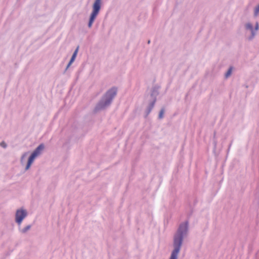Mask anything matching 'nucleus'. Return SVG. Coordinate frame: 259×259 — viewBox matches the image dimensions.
Masks as SVG:
<instances>
[{"label": "nucleus", "mask_w": 259, "mask_h": 259, "mask_svg": "<svg viewBox=\"0 0 259 259\" xmlns=\"http://www.w3.org/2000/svg\"><path fill=\"white\" fill-rule=\"evenodd\" d=\"M189 233V222L186 221L180 224L176 232L174 235V249L171 252L169 259H178V255L181 250L183 241L186 238Z\"/></svg>", "instance_id": "1"}, {"label": "nucleus", "mask_w": 259, "mask_h": 259, "mask_svg": "<svg viewBox=\"0 0 259 259\" xmlns=\"http://www.w3.org/2000/svg\"><path fill=\"white\" fill-rule=\"evenodd\" d=\"M116 94L117 88L115 87H113L107 91L96 105L94 111L97 112L108 107Z\"/></svg>", "instance_id": "2"}, {"label": "nucleus", "mask_w": 259, "mask_h": 259, "mask_svg": "<svg viewBox=\"0 0 259 259\" xmlns=\"http://www.w3.org/2000/svg\"><path fill=\"white\" fill-rule=\"evenodd\" d=\"M44 149V145L41 144L34 150L28 158L27 163L25 168V170H27L29 169L35 158L41 155Z\"/></svg>", "instance_id": "3"}, {"label": "nucleus", "mask_w": 259, "mask_h": 259, "mask_svg": "<svg viewBox=\"0 0 259 259\" xmlns=\"http://www.w3.org/2000/svg\"><path fill=\"white\" fill-rule=\"evenodd\" d=\"M101 9V5H99L96 4H94L92 7V11L90 16L89 21L88 24L89 28H91L92 27L93 24L95 21L97 16L99 14L100 10Z\"/></svg>", "instance_id": "4"}, {"label": "nucleus", "mask_w": 259, "mask_h": 259, "mask_svg": "<svg viewBox=\"0 0 259 259\" xmlns=\"http://www.w3.org/2000/svg\"><path fill=\"white\" fill-rule=\"evenodd\" d=\"M28 212L27 210L23 208H21L16 210L15 213V222L20 226L23 220L27 216Z\"/></svg>", "instance_id": "5"}, {"label": "nucleus", "mask_w": 259, "mask_h": 259, "mask_svg": "<svg viewBox=\"0 0 259 259\" xmlns=\"http://www.w3.org/2000/svg\"><path fill=\"white\" fill-rule=\"evenodd\" d=\"M158 92L157 90L153 89L151 94V101L149 103L146 110V117H147L152 111L153 108L155 103L156 101V97L158 95Z\"/></svg>", "instance_id": "6"}, {"label": "nucleus", "mask_w": 259, "mask_h": 259, "mask_svg": "<svg viewBox=\"0 0 259 259\" xmlns=\"http://www.w3.org/2000/svg\"><path fill=\"white\" fill-rule=\"evenodd\" d=\"M244 27L246 31H250V34L246 36V39L248 41L252 40L256 35V33L254 32L253 25L250 22H248L244 24Z\"/></svg>", "instance_id": "7"}, {"label": "nucleus", "mask_w": 259, "mask_h": 259, "mask_svg": "<svg viewBox=\"0 0 259 259\" xmlns=\"http://www.w3.org/2000/svg\"><path fill=\"white\" fill-rule=\"evenodd\" d=\"M31 225H28L23 228H19V230L21 234H25L27 233V232L31 229Z\"/></svg>", "instance_id": "8"}, {"label": "nucleus", "mask_w": 259, "mask_h": 259, "mask_svg": "<svg viewBox=\"0 0 259 259\" xmlns=\"http://www.w3.org/2000/svg\"><path fill=\"white\" fill-rule=\"evenodd\" d=\"M28 152H24V153L22 154V155L20 158V162H21V164H23L24 163V162L25 161V158L28 156Z\"/></svg>", "instance_id": "9"}, {"label": "nucleus", "mask_w": 259, "mask_h": 259, "mask_svg": "<svg viewBox=\"0 0 259 259\" xmlns=\"http://www.w3.org/2000/svg\"><path fill=\"white\" fill-rule=\"evenodd\" d=\"M232 69H233L232 67H230L229 68V69L228 70V71L226 72V73L225 74V77L226 78H228V77H229L230 76V75L232 74Z\"/></svg>", "instance_id": "10"}, {"label": "nucleus", "mask_w": 259, "mask_h": 259, "mask_svg": "<svg viewBox=\"0 0 259 259\" xmlns=\"http://www.w3.org/2000/svg\"><path fill=\"white\" fill-rule=\"evenodd\" d=\"M165 112V109L164 108H162L159 112V115H158V118L159 119H162L163 117V115Z\"/></svg>", "instance_id": "11"}, {"label": "nucleus", "mask_w": 259, "mask_h": 259, "mask_svg": "<svg viewBox=\"0 0 259 259\" xmlns=\"http://www.w3.org/2000/svg\"><path fill=\"white\" fill-rule=\"evenodd\" d=\"M216 133L214 132L213 134V150H215L216 149L217 145V141L216 140Z\"/></svg>", "instance_id": "12"}, {"label": "nucleus", "mask_w": 259, "mask_h": 259, "mask_svg": "<svg viewBox=\"0 0 259 259\" xmlns=\"http://www.w3.org/2000/svg\"><path fill=\"white\" fill-rule=\"evenodd\" d=\"M78 49H79V47H77V48L74 51V52L71 57V58L72 60H73V59L75 60V59L77 56V53H78Z\"/></svg>", "instance_id": "13"}, {"label": "nucleus", "mask_w": 259, "mask_h": 259, "mask_svg": "<svg viewBox=\"0 0 259 259\" xmlns=\"http://www.w3.org/2000/svg\"><path fill=\"white\" fill-rule=\"evenodd\" d=\"M258 13H259V5L257 6H256L254 9V16H257L258 15Z\"/></svg>", "instance_id": "14"}, {"label": "nucleus", "mask_w": 259, "mask_h": 259, "mask_svg": "<svg viewBox=\"0 0 259 259\" xmlns=\"http://www.w3.org/2000/svg\"><path fill=\"white\" fill-rule=\"evenodd\" d=\"M254 32L256 33L257 31L259 29V24L258 22H256L254 27H253Z\"/></svg>", "instance_id": "15"}, {"label": "nucleus", "mask_w": 259, "mask_h": 259, "mask_svg": "<svg viewBox=\"0 0 259 259\" xmlns=\"http://www.w3.org/2000/svg\"><path fill=\"white\" fill-rule=\"evenodd\" d=\"M0 146L4 148H6L7 147V145L5 142H2L0 143Z\"/></svg>", "instance_id": "16"}, {"label": "nucleus", "mask_w": 259, "mask_h": 259, "mask_svg": "<svg viewBox=\"0 0 259 259\" xmlns=\"http://www.w3.org/2000/svg\"><path fill=\"white\" fill-rule=\"evenodd\" d=\"M74 60H72L71 59H70L69 62L68 63L66 68V70L69 67V66L71 65V64L74 62Z\"/></svg>", "instance_id": "17"}, {"label": "nucleus", "mask_w": 259, "mask_h": 259, "mask_svg": "<svg viewBox=\"0 0 259 259\" xmlns=\"http://www.w3.org/2000/svg\"><path fill=\"white\" fill-rule=\"evenodd\" d=\"M94 4H96L99 5H102V0H95Z\"/></svg>", "instance_id": "18"}, {"label": "nucleus", "mask_w": 259, "mask_h": 259, "mask_svg": "<svg viewBox=\"0 0 259 259\" xmlns=\"http://www.w3.org/2000/svg\"><path fill=\"white\" fill-rule=\"evenodd\" d=\"M150 40H149L148 41V44H150Z\"/></svg>", "instance_id": "19"}]
</instances>
